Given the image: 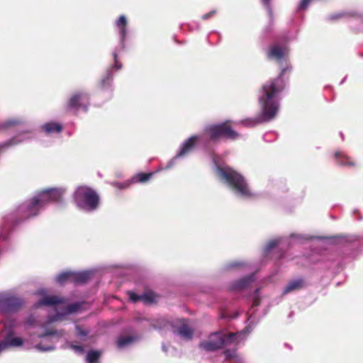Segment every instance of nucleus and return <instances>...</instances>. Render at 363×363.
<instances>
[{
  "label": "nucleus",
  "instance_id": "1",
  "mask_svg": "<svg viewBox=\"0 0 363 363\" xmlns=\"http://www.w3.org/2000/svg\"><path fill=\"white\" fill-rule=\"evenodd\" d=\"M291 70V65L286 62V66L281 69L277 77L270 79L262 86L259 96L261 114L257 118L243 121V124L252 127L258 123L269 121L275 117L279 109L277 96L285 89V74L290 73Z\"/></svg>",
  "mask_w": 363,
  "mask_h": 363
},
{
  "label": "nucleus",
  "instance_id": "2",
  "mask_svg": "<svg viewBox=\"0 0 363 363\" xmlns=\"http://www.w3.org/2000/svg\"><path fill=\"white\" fill-rule=\"evenodd\" d=\"M216 169L219 177L224 179L238 194L247 198L254 196L244 177L233 168L218 166Z\"/></svg>",
  "mask_w": 363,
  "mask_h": 363
},
{
  "label": "nucleus",
  "instance_id": "3",
  "mask_svg": "<svg viewBox=\"0 0 363 363\" xmlns=\"http://www.w3.org/2000/svg\"><path fill=\"white\" fill-rule=\"evenodd\" d=\"M77 206L83 210L93 211L98 208L100 197L97 192L87 186H79L74 194Z\"/></svg>",
  "mask_w": 363,
  "mask_h": 363
},
{
  "label": "nucleus",
  "instance_id": "4",
  "mask_svg": "<svg viewBox=\"0 0 363 363\" xmlns=\"http://www.w3.org/2000/svg\"><path fill=\"white\" fill-rule=\"evenodd\" d=\"M205 133L208 135V140L213 143L219 141L221 138L235 140L240 137V134L231 126L230 121L208 125L205 128Z\"/></svg>",
  "mask_w": 363,
  "mask_h": 363
},
{
  "label": "nucleus",
  "instance_id": "5",
  "mask_svg": "<svg viewBox=\"0 0 363 363\" xmlns=\"http://www.w3.org/2000/svg\"><path fill=\"white\" fill-rule=\"evenodd\" d=\"M236 333H222L216 332L211 335L208 340L201 342L199 348L207 351L214 352L235 342Z\"/></svg>",
  "mask_w": 363,
  "mask_h": 363
},
{
  "label": "nucleus",
  "instance_id": "6",
  "mask_svg": "<svg viewBox=\"0 0 363 363\" xmlns=\"http://www.w3.org/2000/svg\"><path fill=\"white\" fill-rule=\"evenodd\" d=\"M43 206L44 204L41 201L38 195L22 203L18 206L17 210L18 215L20 216V220H16L14 225H17L21 221L37 216L40 209Z\"/></svg>",
  "mask_w": 363,
  "mask_h": 363
},
{
  "label": "nucleus",
  "instance_id": "7",
  "mask_svg": "<svg viewBox=\"0 0 363 363\" xmlns=\"http://www.w3.org/2000/svg\"><path fill=\"white\" fill-rule=\"evenodd\" d=\"M24 305V299L13 294H4L0 296V311L3 313H16Z\"/></svg>",
  "mask_w": 363,
  "mask_h": 363
},
{
  "label": "nucleus",
  "instance_id": "8",
  "mask_svg": "<svg viewBox=\"0 0 363 363\" xmlns=\"http://www.w3.org/2000/svg\"><path fill=\"white\" fill-rule=\"evenodd\" d=\"M89 105V94L84 91H77L74 93L67 102V108L75 111L79 109L87 110Z\"/></svg>",
  "mask_w": 363,
  "mask_h": 363
},
{
  "label": "nucleus",
  "instance_id": "9",
  "mask_svg": "<svg viewBox=\"0 0 363 363\" xmlns=\"http://www.w3.org/2000/svg\"><path fill=\"white\" fill-rule=\"evenodd\" d=\"M65 192V189L62 188H49L40 191L38 196L45 205L49 202H61Z\"/></svg>",
  "mask_w": 363,
  "mask_h": 363
},
{
  "label": "nucleus",
  "instance_id": "10",
  "mask_svg": "<svg viewBox=\"0 0 363 363\" xmlns=\"http://www.w3.org/2000/svg\"><path fill=\"white\" fill-rule=\"evenodd\" d=\"M289 50L286 46L274 44L269 48L267 55L268 59L276 60L277 62H280L285 58Z\"/></svg>",
  "mask_w": 363,
  "mask_h": 363
},
{
  "label": "nucleus",
  "instance_id": "11",
  "mask_svg": "<svg viewBox=\"0 0 363 363\" xmlns=\"http://www.w3.org/2000/svg\"><path fill=\"white\" fill-rule=\"evenodd\" d=\"M129 298L133 303L142 301L145 304H151L155 302L156 295L152 291H146L141 295H138L134 292H128Z\"/></svg>",
  "mask_w": 363,
  "mask_h": 363
},
{
  "label": "nucleus",
  "instance_id": "12",
  "mask_svg": "<svg viewBox=\"0 0 363 363\" xmlns=\"http://www.w3.org/2000/svg\"><path fill=\"white\" fill-rule=\"evenodd\" d=\"M199 140V136L192 135L189 139H187L184 144L182 145L180 150L177 153V157H183L187 154H189L191 151H192Z\"/></svg>",
  "mask_w": 363,
  "mask_h": 363
},
{
  "label": "nucleus",
  "instance_id": "13",
  "mask_svg": "<svg viewBox=\"0 0 363 363\" xmlns=\"http://www.w3.org/2000/svg\"><path fill=\"white\" fill-rule=\"evenodd\" d=\"M178 323L179 324V327L177 330L178 335H179L182 338L185 340L191 339L193 337V330L188 325L186 320L179 319Z\"/></svg>",
  "mask_w": 363,
  "mask_h": 363
},
{
  "label": "nucleus",
  "instance_id": "14",
  "mask_svg": "<svg viewBox=\"0 0 363 363\" xmlns=\"http://www.w3.org/2000/svg\"><path fill=\"white\" fill-rule=\"evenodd\" d=\"M65 303V299L57 296H45L43 297L37 303L36 307L42 306H55Z\"/></svg>",
  "mask_w": 363,
  "mask_h": 363
},
{
  "label": "nucleus",
  "instance_id": "15",
  "mask_svg": "<svg viewBox=\"0 0 363 363\" xmlns=\"http://www.w3.org/2000/svg\"><path fill=\"white\" fill-rule=\"evenodd\" d=\"M91 277L89 272H75L71 271V282L75 284H82L86 283Z\"/></svg>",
  "mask_w": 363,
  "mask_h": 363
},
{
  "label": "nucleus",
  "instance_id": "16",
  "mask_svg": "<svg viewBox=\"0 0 363 363\" xmlns=\"http://www.w3.org/2000/svg\"><path fill=\"white\" fill-rule=\"evenodd\" d=\"M254 281V274H251L235 281L232 288L235 290H242L250 286Z\"/></svg>",
  "mask_w": 363,
  "mask_h": 363
},
{
  "label": "nucleus",
  "instance_id": "17",
  "mask_svg": "<svg viewBox=\"0 0 363 363\" xmlns=\"http://www.w3.org/2000/svg\"><path fill=\"white\" fill-rule=\"evenodd\" d=\"M336 164L342 166L354 167L355 162L342 152H337L335 154Z\"/></svg>",
  "mask_w": 363,
  "mask_h": 363
},
{
  "label": "nucleus",
  "instance_id": "18",
  "mask_svg": "<svg viewBox=\"0 0 363 363\" xmlns=\"http://www.w3.org/2000/svg\"><path fill=\"white\" fill-rule=\"evenodd\" d=\"M113 82V75L111 69H107L106 74L101 79L99 82V88L102 90H106L111 86Z\"/></svg>",
  "mask_w": 363,
  "mask_h": 363
},
{
  "label": "nucleus",
  "instance_id": "19",
  "mask_svg": "<svg viewBox=\"0 0 363 363\" xmlns=\"http://www.w3.org/2000/svg\"><path fill=\"white\" fill-rule=\"evenodd\" d=\"M42 128L47 134L61 133L63 128L62 125L56 122H49L45 123Z\"/></svg>",
  "mask_w": 363,
  "mask_h": 363
},
{
  "label": "nucleus",
  "instance_id": "20",
  "mask_svg": "<svg viewBox=\"0 0 363 363\" xmlns=\"http://www.w3.org/2000/svg\"><path fill=\"white\" fill-rule=\"evenodd\" d=\"M303 285L304 281L301 279L291 281L286 285L283 293L286 294L293 291L299 290L303 287Z\"/></svg>",
  "mask_w": 363,
  "mask_h": 363
},
{
  "label": "nucleus",
  "instance_id": "21",
  "mask_svg": "<svg viewBox=\"0 0 363 363\" xmlns=\"http://www.w3.org/2000/svg\"><path fill=\"white\" fill-rule=\"evenodd\" d=\"M154 174L153 172L145 173L140 172L133 175L130 179L131 183H146Z\"/></svg>",
  "mask_w": 363,
  "mask_h": 363
},
{
  "label": "nucleus",
  "instance_id": "22",
  "mask_svg": "<svg viewBox=\"0 0 363 363\" xmlns=\"http://www.w3.org/2000/svg\"><path fill=\"white\" fill-rule=\"evenodd\" d=\"M116 26L120 30V33L121 35V41L123 42L126 35V26L128 24L127 19L125 16H121L118 19L116 22Z\"/></svg>",
  "mask_w": 363,
  "mask_h": 363
},
{
  "label": "nucleus",
  "instance_id": "23",
  "mask_svg": "<svg viewBox=\"0 0 363 363\" xmlns=\"http://www.w3.org/2000/svg\"><path fill=\"white\" fill-rule=\"evenodd\" d=\"M101 353L98 350H90L88 352L86 360L87 363H99V360Z\"/></svg>",
  "mask_w": 363,
  "mask_h": 363
},
{
  "label": "nucleus",
  "instance_id": "24",
  "mask_svg": "<svg viewBox=\"0 0 363 363\" xmlns=\"http://www.w3.org/2000/svg\"><path fill=\"white\" fill-rule=\"evenodd\" d=\"M134 340V338L131 336H122L118 337L117 340V347L119 349L123 348L124 347L130 345Z\"/></svg>",
  "mask_w": 363,
  "mask_h": 363
},
{
  "label": "nucleus",
  "instance_id": "25",
  "mask_svg": "<svg viewBox=\"0 0 363 363\" xmlns=\"http://www.w3.org/2000/svg\"><path fill=\"white\" fill-rule=\"evenodd\" d=\"M56 280L57 283L60 284H63L67 281L71 282V271L64 272L60 274L57 277Z\"/></svg>",
  "mask_w": 363,
  "mask_h": 363
},
{
  "label": "nucleus",
  "instance_id": "26",
  "mask_svg": "<svg viewBox=\"0 0 363 363\" xmlns=\"http://www.w3.org/2000/svg\"><path fill=\"white\" fill-rule=\"evenodd\" d=\"M83 303L84 302H77L67 306L65 309L66 313L70 314L79 311L81 309Z\"/></svg>",
  "mask_w": 363,
  "mask_h": 363
},
{
  "label": "nucleus",
  "instance_id": "27",
  "mask_svg": "<svg viewBox=\"0 0 363 363\" xmlns=\"http://www.w3.org/2000/svg\"><path fill=\"white\" fill-rule=\"evenodd\" d=\"M22 121L20 119H9L5 121L4 123H2L1 127L2 128L6 129L11 127L19 125L22 124Z\"/></svg>",
  "mask_w": 363,
  "mask_h": 363
},
{
  "label": "nucleus",
  "instance_id": "28",
  "mask_svg": "<svg viewBox=\"0 0 363 363\" xmlns=\"http://www.w3.org/2000/svg\"><path fill=\"white\" fill-rule=\"evenodd\" d=\"M4 342L7 344V347L9 346L18 347L23 345V340L21 337H13L10 340H7V341H5Z\"/></svg>",
  "mask_w": 363,
  "mask_h": 363
},
{
  "label": "nucleus",
  "instance_id": "29",
  "mask_svg": "<svg viewBox=\"0 0 363 363\" xmlns=\"http://www.w3.org/2000/svg\"><path fill=\"white\" fill-rule=\"evenodd\" d=\"M347 16H354V13H339L331 14V15H330L328 16V19L330 21H337V20H339V19L342 18L344 17H346Z\"/></svg>",
  "mask_w": 363,
  "mask_h": 363
},
{
  "label": "nucleus",
  "instance_id": "30",
  "mask_svg": "<svg viewBox=\"0 0 363 363\" xmlns=\"http://www.w3.org/2000/svg\"><path fill=\"white\" fill-rule=\"evenodd\" d=\"M15 139H11L7 142L0 143V155L4 152L7 148L15 144Z\"/></svg>",
  "mask_w": 363,
  "mask_h": 363
},
{
  "label": "nucleus",
  "instance_id": "31",
  "mask_svg": "<svg viewBox=\"0 0 363 363\" xmlns=\"http://www.w3.org/2000/svg\"><path fill=\"white\" fill-rule=\"evenodd\" d=\"M113 60H114V65H113L112 69H115L116 70H120L122 68L123 65L121 62H119L118 60L117 53L114 52L113 53Z\"/></svg>",
  "mask_w": 363,
  "mask_h": 363
},
{
  "label": "nucleus",
  "instance_id": "32",
  "mask_svg": "<svg viewBox=\"0 0 363 363\" xmlns=\"http://www.w3.org/2000/svg\"><path fill=\"white\" fill-rule=\"evenodd\" d=\"M223 354L225 356L226 359H231L236 357V351L235 350H225L223 352Z\"/></svg>",
  "mask_w": 363,
  "mask_h": 363
},
{
  "label": "nucleus",
  "instance_id": "33",
  "mask_svg": "<svg viewBox=\"0 0 363 363\" xmlns=\"http://www.w3.org/2000/svg\"><path fill=\"white\" fill-rule=\"evenodd\" d=\"M259 289H257L255 290V296L253 297L252 299V306L256 307L258 306L260 304V298L258 296Z\"/></svg>",
  "mask_w": 363,
  "mask_h": 363
},
{
  "label": "nucleus",
  "instance_id": "34",
  "mask_svg": "<svg viewBox=\"0 0 363 363\" xmlns=\"http://www.w3.org/2000/svg\"><path fill=\"white\" fill-rule=\"evenodd\" d=\"M77 335L79 337H85L88 335V332L81 328L79 326L76 327Z\"/></svg>",
  "mask_w": 363,
  "mask_h": 363
},
{
  "label": "nucleus",
  "instance_id": "35",
  "mask_svg": "<svg viewBox=\"0 0 363 363\" xmlns=\"http://www.w3.org/2000/svg\"><path fill=\"white\" fill-rule=\"evenodd\" d=\"M71 347L74 350H75L76 352H78L79 353H83L84 352V347L82 345H72Z\"/></svg>",
  "mask_w": 363,
  "mask_h": 363
},
{
  "label": "nucleus",
  "instance_id": "36",
  "mask_svg": "<svg viewBox=\"0 0 363 363\" xmlns=\"http://www.w3.org/2000/svg\"><path fill=\"white\" fill-rule=\"evenodd\" d=\"M55 333H56L55 330H47L43 335H40V337H48V336H50V335H55Z\"/></svg>",
  "mask_w": 363,
  "mask_h": 363
},
{
  "label": "nucleus",
  "instance_id": "37",
  "mask_svg": "<svg viewBox=\"0 0 363 363\" xmlns=\"http://www.w3.org/2000/svg\"><path fill=\"white\" fill-rule=\"evenodd\" d=\"M216 13V10H213L206 14H204L203 16H202V19L203 20H206L209 18H211V16H213V15H215Z\"/></svg>",
  "mask_w": 363,
  "mask_h": 363
},
{
  "label": "nucleus",
  "instance_id": "38",
  "mask_svg": "<svg viewBox=\"0 0 363 363\" xmlns=\"http://www.w3.org/2000/svg\"><path fill=\"white\" fill-rule=\"evenodd\" d=\"M114 186L119 189H123V188L128 187L129 186V184H121L118 182H116L114 184Z\"/></svg>",
  "mask_w": 363,
  "mask_h": 363
},
{
  "label": "nucleus",
  "instance_id": "39",
  "mask_svg": "<svg viewBox=\"0 0 363 363\" xmlns=\"http://www.w3.org/2000/svg\"><path fill=\"white\" fill-rule=\"evenodd\" d=\"M37 348L42 350V351H46V350H53V347H47V348H44L42 347L41 344H38L37 345Z\"/></svg>",
  "mask_w": 363,
  "mask_h": 363
},
{
  "label": "nucleus",
  "instance_id": "40",
  "mask_svg": "<svg viewBox=\"0 0 363 363\" xmlns=\"http://www.w3.org/2000/svg\"><path fill=\"white\" fill-rule=\"evenodd\" d=\"M7 238V235L6 232H4V228L2 229V232L0 233V239L6 240Z\"/></svg>",
  "mask_w": 363,
  "mask_h": 363
},
{
  "label": "nucleus",
  "instance_id": "41",
  "mask_svg": "<svg viewBox=\"0 0 363 363\" xmlns=\"http://www.w3.org/2000/svg\"><path fill=\"white\" fill-rule=\"evenodd\" d=\"M7 348V344L4 342L0 343V352Z\"/></svg>",
  "mask_w": 363,
  "mask_h": 363
},
{
  "label": "nucleus",
  "instance_id": "42",
  "mask_svg": "<svg viewBox=\"0 0 363 363\" xmlns=\"http://www.w3.org/2000/svg\"><path fill=\"white\" fill-rule=\"evenodd\" d=\"M263 5L267 8L270 6V0H262Z\"/></svg>",
  "mask_w": 363,
  "mask_h": 363
},
{
  "label": "nucleus",
  "instance_id": "43",
  "mask_svg": "<svg viewBox=\"0 0 363 363\" xmlns=\"http://www.w3.org/2000/svg\"><path fill=\"white\" fill-rule=\"evenodd\" d=\"M269 245H270V247H273L276 245V243H275V242H271L269 243Z\"/></svg>",
  "mask_w": 363,
  "mask_h": 363
},
{
  "label": "nucleus",
  "instance_id": "44",
  "mask_svg": "<svg viewBox=\"0 0 363 363\" xmlns=\"http://www.w3.org/2000/svg\"><path fill=\"white\" fill-rule=\"evenodd\" d=\"M28 322L29 324H31V320H28Z\"/></svg>",
  "mask_w": 363,
  "mask_h": 363
}]
</instances>
